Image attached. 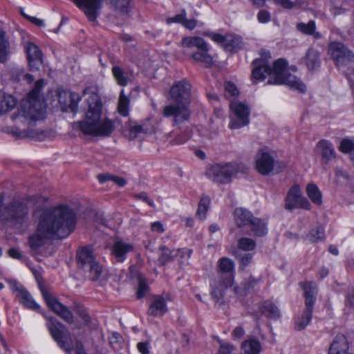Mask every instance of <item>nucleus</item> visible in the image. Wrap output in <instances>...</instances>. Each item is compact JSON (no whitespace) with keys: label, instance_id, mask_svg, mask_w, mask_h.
I'll return each mask as SVG.
<instances>
[{"label":"nucleus","instance_id":"obj_48","mask_svg":"<svg viewBox=\"0 0 354 354\" xmlns=\"http://www.w3.org/2000/svg\"><path fill=\"white\" fill-rule=\"evenodd\" d=\"M340 151L344 153H348L354 150V142L350 139H343L339 147Z\"/></svg>","mask_w":354,"mask_h":354},{"label":"nucleus","instance_id":"obj_42","mask_svg":"<svg viewBox=\"0 0 354 354\" xmlns=\"http://www.w3.org/2000/svg\"><path fill=\"white\" fill-rule=\"evenodd\" d=\"M203 35L210 37L214 41L218 44H223L225 50H231L232 48L230 44L227 41V37L214 32H205L203 33Z\"/></svg>","mask_w":354,"mask_h":354},{"label":"nucleus","instance_id":"obj_2","mask_svg":"<svg viewBox=\"0 0 354 354\" xmlns=\"http://www.w3.org/2000/svg\"><path fill=\"white\" fill-rule=\"evenodd\" d=\"M44 86L43 79L37 80L33 88L28 95V100L24 101L18 114L12 116L16 124H24V128L19 126L12 127L10 133L19 138H34L37 135V131L32 127L35 121L44 118L45 106L41 96V91Z\"/></svg>","mask_w":354,"mask_h":354},{"label":"nucleus","instance_id":"obj_57","mask_svg":"<svg viewBox=\"0 0 354 354\" xmlns=\"http://www.w3.org/2000/svg\"><path fill=\"white\" fill-rule=\"evenodd\" d=\"M77 314L85 326H88L90 324L91 317L84 309H79Z\"/></svg>","mask_w":354,"mask_h":354},{"label":"nucleus","instance_id":"obj_18","mask_svg":"<svg viewBox=\"0 0 354 354\" xmlns=\"http://www.w3.org/2000/svg\"><path fill=\"white\" fill-rule=\"evenodd\" d=\"M12 289L16 293V297L19 301L26 307L35 310L40 309V306L34 301L28 291L23 286L15 281L12 283Z\"/></svg>","mask_w":354,"mask_h":354},{"label":"nucleus","instance_id":"obj_21","mask_svg":"<svg viewBox=\"0 0 354 354\" xmlns=\"http://www.w3.org/2000/svg\"><path fill=\"white\" fill-rule=\"evenodd\" d=\"M347 338L343 334H338L330 344L328 354H351L348 352Z\"/></svg>","mask_w":354,"mask_h":354},{"label":"nucleus","instance_id":"obj_64","mask_svg":"<svg viewBox=\"0 0 354 354\" xmlns=\"http://www.w3.org/2000/svg\"><path fill=\"white\" fill-rule=\"evenodd\" d=\"M244 334L245 331L243 328L241 326H237L234 329L232 335L234 338L240 339L244 335Z\"/></svg>","mask_w":354,"mask_h":354},{"label":"nucleus","instance_id":"obj_34","mask_svg":"<svg viewBox=\"0 0 354 354\" xmlns=\"http://www.w3.org/2000/svg\"><path fill=\"white\" fill-rule=\"evenodd\" d=\"M241 348L245 354H259L261 347L259 341L252 338L243 342Z\"/></svg>","mask_w":354,"mask_h":354},{"label":"nucleus","instance_id":"obj_29","mask_svg":"<svg viewBox=\"0 0 354 354\" xmlns=\"http://www.w3.org/2000/svg\"><path fill=\"white\" fill-rule=\"evenodd\" d=\"M260 309L263 315L270 319H278L281 315L278 307L269 300L263 301Z\"/></svg>","mask_w":354,"mask_h":354},{"label":"nucleus","instance_id":"obj_37","mask_svg":"<svg viewBox=\"0 0 354 354\" xmlns=\"http://www.w3.org/2000/svg\"><path fill=\"white\" fill-rule=\"evenodd\" d=\"M308 196L311 201L316 205H321L322 203V196L318 187L315 184H309L306 187Z\"/></svg>","mask_w":354,"mask_h":354},{"label":"nucleus","instance_id":"obj_15","mask_svg":"<svg viewBox=\"0 0 354 354\" xmlns=\"http://www.w3.org/2000/svg\"><path fill=\"white\" fill-rule=\"evenodd\" d=\"M134 251V245L132 243L126 242L122 239H116L111 247V254L115 261L118 263L124 262L128 254Z\"/></svg>","mask_w":354,"mask_h":354},{"label":"nucleus","instance_id":"obj_35","mask_svg":"<svg viewBox=\"0 0 354 354\" xmlns=\"http://www.w3.org/2000/svg\"><path fill=\"white\" fill-rule=\"evenodd\" d=\"M129 105H130V100L124 94V91L122 89L120 91L118 104V111L122 116L127 117L129 115Z\"/></svg>","mask_w":354,"mask_h":354},{"label":"nucleus","instance_id":"obj_1","mask_svg":"<svg viewBox=\"0 0 354 354\" xmlns=\"http://www.w3.org/2000/svg\"><path fill=\"white\" fill-rule=\"evenodd\" d=\"M76 221L75 213L67 205L44 210L40 216L36 233L29 236L30 248H39L46 239L66 238L74 231Z\"/></svg>","mask_w":354,"mask_h":354},{"label":"nucleus","instance_id":"obj_19","mask_svg":"<svg viewBox=\"0 0 354 354\" xmlns=\"http://www.w3.org/2000/svg\"><path fill=\"white\" fill-rule=\"evenodd\" d=\"M58 100L64 111H71L76 112L77 104L80 100V95L76 93L60 92L58 94Z\"/></svg>","mask_w":354,"mask_h":354},{"label":"nucleus","instance_id":"obj_61","mask_svg":"<svg viewBox=\"0 0 354 354\" xmlns=\"http://www.w3.org/2000/svg\"><path fill=\"white\" fill-rule=\"evenodd\" d=\"M227 41L230 44L232 49L230 50H234L239 47V45L241 42L240 37H233L230 39L227 38Z\"/></svg>","mask_w":354,"mask_h":354},{"label":"nucleus","instance_id":"obj_8","mask_svg":"<svg viewBox=\"0 0 354 354\" xmlns=\"http://www.w3.org/2000/svg\"><path fill=\"white\" fill-rule=\"evenodd\" d=\"M241 166L238 163L227 162L225 164H214L209 167L206 176L214 183L218 184H227L239 172Z\"/></svg>","mask_w":354,"mask_h":354},{"label":"nucleus","instance_id":"obj_23","mask_svg":"<svg viewBox=\"0 0 354 354\" xmlns=\"http://www.w3.org/2000/svg\"><path fill=\"white\" fill-rule=\"evenodd\" d=\"M234 216L235 223L238 227H248L254 218L252 212L241 207L234 210Z\"/></svg>","mask_w":354,"mask_h":354},{"label":"nucleus","instance_id":"obj_9","mask_svg":"<svg viewBox=\"0 0 354 354\" xmlns=\"http://www.w3.org/2000/svg\"><path fill=\"white\" fill-rule=\"evenodd\" d=\"M78 267L88 272L92 281H97L102 272V266L96 261L93 251L88 246L83 247L77 252Z\"/></svg>","mask_w":354,"mask_h":354},{"label":"nucleus","instance_id":"obj_58","mask_svg":"<svg viewBox=\"0 0 354 354\" xmlns=\"http://www.w3.org/2000/svg\"><path fill=\"white\" fill-rule=\"evenodd\" d=\"M137 348L142 354L149 353V343L147 342H139L137 344Z\"/></svg>","mask_w":354,"mask_h":354},{"label":"nucleus","instance_id":"obj_26","mask_svg":"<svg viewBox=\"0 0 354 354\" xmlns=\"http://www.w3.org/2000/svg\"><path fill=\"white\" fill-rule=\"evenodd\" d=\"M302 287L304 290L305 306L314 307L317 293L316 284L313 281L305 282L302 283Z\"/></svg>","mask_w":354,"mask_h":354},{"label":"nucleus","instance_id":"obj_13","mask_svg":"<svg viewBox=\"0 0 354 354\" xmlns=\"http://www.w3.org/2000/svg\"><path fill=\"white\" fill-rule=\"evenodd\" d=\"M328 54L337 66H345L354 60V53L341 42L330 43Z\"/></svg>","mask_w":354,"mask_h":354},{"label":"nucleus","instance_id":"obj_6","mask_svg":"<svg viewBox=\"0 0 354 354\" xmlns=\"http://www.w3.org/2000/svg\"><path fill=\"white\" fill-rule=\"evenodd\" d=\"M218 275L210 284L211 295L216 304L224 305L225 290L230 287L234 281V263L227 257H221L218 261Z\"/></svg>","mask_w":354,"mask_h":354},{"label":"nucleus","instance_id":"obj_54","mask_svg":"<svg viewBox=\"0 0 354 354\" xmlns=\"http://www.w3.org/2000/svg\"><path fill=\"white\" fill-rule=\"evenodd\" d=\"M257 19L260 23L265 24L270 21V15L267 10H261L258 12Z\"/></svg>","mask_w":354,"mask_h":354},{"label":"nucleus","instance_id":"obj_41","mask_svg":"<svg viewBox=\"0 0 354 354\" xmlns=\"http://www.w3.org/2000/svg\"><path fill=\"white\" fill-rule=\"evenodd\" d=\"M210 203L209 198L207 196H203L199 202L198 207L196 211V216L199 219L203 221L205 218V215L208 211L209 205Z\"/></svg>","mask_w":354,"mask_h":354},{"label":"nucleus","instance_id":"obj_53","mask_svg":"<svg viewBox=\"0 0 354 354\" xmlns=\"http://www.w3.org/2000/svg\"><path fill=\"white\" fill-rule=\"evenodd\" d=\"M122 340V336L118 333H113L109 337V342L113 348L119 346Z\"/></svg>","mask_w":354,"mask_h":354},{"label":"nucleus","instance_id":"obj_11","mask_svg":"<svg viewBox=\"0 0 354 354\" xmlns=\"http://www.w3.org/2000/svg\"><path fill=\"white\" fill-rule=\"evenodd\" d=\"M230 109L232 112L230 117V129H239L249 124L250 109L248 105L234 100L230 104Z\"/></svg>","mask_w":354,"mask_h":354},{"label":"nucleus","instance_id":"obj_46","mask_svg":"<svg viewBox=\"0 0 354 354\" xmlns=\"http://www.w3.org/2000/svg\"><path fill=\"white\" fill-rule=\"evenodd\" d=\"M239 261L243 267L247 266L252 262L253 255L251 253L241 254L239 251L235 250L233 253Z\"/></svg>","mask_w":354,"mask_h":354},{"label":"nucleus","instance_id":"obj_5","mask_svg":"<svg viewBox=\"0 0 354 354\" xmlns=\"http://www.w3.org/2000/svg\"><path fill=\"white\" fill-rule=\"evenodd\" d=\"M170 98L174 102L164 108L163 115L173 117V124L178 125L189 120L191 115V84L186 80L175 82L170 89Z\"/></svg>","mask_w":354,"mask_h":354},{"label":"nucleus","instance_id":"obj_40","mask_svg":"<svg viewBox=\"0 0 354 354\" xmlns=\"http://www.w3.org/2000/svg\"><path fill=\"white\" fill-rule=\"evenodd\" d=\"M307 239L312 243H315L324 240V229L320 226L312 229L308 234Z\"/></svg>","mask_w":354,"mask_h":354},{"label":"nucleus","instance_id":"obj_10","mask_svg":"<svg viewBox=\"0 0 354 354\" xmlns=\"http://www.w3.org/2000/svg\"><path fill=\"white\" fill-rule=\"evenodd\" d=\"M46 326L58 346L66 352L70 353L71 351V346L67 342L69 335L66 327L53 317L48 318Z\"/></svg>","mask_w":354,"mask_h":354},{"label":"nucleus","instance_id":"obj_50","mask_svg":"<svg viewBox=\"0 0 354 354\" xmlns=\"http://www.w3.org/2000/svg\"><path fill=\"white\" fill-rule=\"evenodd\" d=\"M133 197L137 200H141V201L147 203L151 207H154L153 201L148 197L146 192L134 194L133 195Z\"/></svg>","mask_w":354,"mask_h":354},{"label":"nucleus","instance_id":"obj_39","mask_svg":"<svg viewBox=\"0 0 354 354\" xmlns=\"http://www.w3.org/2000/svg\"><path fill=\"white\" fill-rule=\"evenodd\" d=\"M237 246L239 250L243 251H253L256 248L257 243L251 238L241 237L237 241Z\"/></svg>","mask_w":354,"mask_h":354},{"label":"nucleus","instance_id":"obj_59","mask_svg":"<svg viewBox=\"0 0 354 354\" xmlns=\"http://www.w3.org/2000/svg\"><path fill=\"white\" fill-rule=\"evenodd\" d=\"M143 128L141 125H136L130 128L129 136L131 138H135L139 133L142 132Z\"/></svg>","mask_w":354,"mask_h":354},{"label":"nucleus","instance_id":"obj_62","mask_svg":"<svg viewBox=\"0 0 354 354\" xmlns=\"http://www.w3.org/2000/svg\"><path fill=\"white\" fill-rule=\"evenodd\" d=\"M8 254L12 258L16 259H22V258H23V255L21 253V252L18 249L14 248H10L8 250Z\"/></svg>","mask_w":354,"mask_h":354},{"label":"nucleus","instance_id":"obj_22","mask_svg":"<svg viewBox=\"0 0 354 354\" xmlns=\"http://www.w3.org/2000/svg\"><path fill=\"white\" fill-rule=\"evenodd\" d=\"M317 148L320 150L322 155V162L323 165L328 164L330 160L335 158V151L333 144L328 140H321L317 144Z\"/></svg>","mask_w":354,"mask_h":354},{"label":"nucleus","instance_id":"obj_36","mask_svg":"<svg viewBox=\"0 0 354 354\" xmlns=\"http://www.w3.org/2000/svg\"><path fill=\"white\" fill-rule=\"evenodd\" d=\"M207 42L199 37H187L182 39L181 44L185 48L196 47L198 49L205 47Z\"/></svg>","mask_w":354,"mask_h":354},{"label":"nucleus","instance_id":"obj_17","mask_svg":"<svg viewBox=\"0 0 354 354\" xmlns=\"http://www.w3.org/2000/svg\"><path fill=\"white\" fill-rule=\"evenodd\" d=\"M29 66L31 71H37L43 63L42 52L34 43L28 41L25 44Z\"/></svg>","mask_w":354,"mask_h":354},{"label":"nucleus","instance_id":"obj_55","mask_svg":"<svg viewBox=\"0 0 354 354\" xmlns=\"http://www.w3.org/2000/svg\"><path fill=\"white\" fill-rule=\"evenodd\" d=\"M185 17V11L183 10V13L176 15L174 17H170L167 19V24L179 23L183 24Z\"/></svg>","mask_w":354,"mask_h":354},{"label":"nucleus","instance_id":"obj_7","mask_svg":"<svg viewBox=\"0 0 354 354\" xmlns=\"http://www.w3.org/2000/svg\"><path fill=\"white\" fill-rule=\"evenodd\" d=\"M37 196L28 197L23 201L15 200L2 208L4 194H0V219L12 225H21L26 220L30 208L37 203Z\"/></svg>","mask_w":354,"mask_h":354},{"label":"nucleus","instance_id":"obj_47","mask_svg":"<svg viewBox=\"0 0 354 354\" xmlns=\"http://www.w3.org/2000/svg\"><path fill=\"white\" fill-rule=\"evenodd\" d=\"M149 290V287L146 281L142 279H139L138 287L136 292V297L141 299L144 297Z\"/></svg>","mask_w":354,"mask_h":354},{"label":"nucleus","instance_id":"obj_60","mask_svg":"<svg viewBox=\"0 0 354 354\" xmlns=\"http://www.w3.org/2000/svg\"><path fill=\"white\" fill-rule=\"evenodd\" d=\"M20 11H21V15L24 17L28 19L32 23H33L36 26H40V27L44 26V22L42 19H37V18L33 17H29V16L26 15V14L24 13L22 8H20Z\"/></svg>","mask_w":354,"mask_h":354},{"label":"nucleus","instance_id":"obj_14","mask_svg":"<svg viewBox=\"0 0 354 354\" xmlns=\"http://www.w3.org/2000/svg\"><path fill=\"white\" fill-rule=\"evenodd\" d=\"M285 208L292 210L297 208L310 209L311 205L308 199L301 195L299 185H293L288 191L285 199Z\"/></svg>","mask_w":354,"mask_h":354},{"label":"nucleus","instance_id":"obj_44","mask_svg":"<svg viewBox=\"0 0 354 354\" xmlns=\"http://www.w3.org/2000/svg\"><path fill=\"white\" fill-rule=\"evenodd\" d=\"M299 31L306 35H313L315 32V23L314 21H310L308 24L299 23L297 25Z\"/></svg>","mask_w":354,"mask_h":354},{"label":"nucleus","instance_id":"obj_30","mask_svg":"<svg viewBox=\"0 0 354 354\" xmlns=\"http://www.w3.org/2000/svg\"><path fill=\"white\" fill-rule=\"evenodd\" d=\"M256 236H263L268 233L267 223L262 219L254 217L248 226Z\"/></svg>","mask_w":354,"mask_h":354},{"label":"nucleus","instance_id":"obj_49","mask_svg":"<svg viewBox=\"0 0 354 354\" xmlns=\"http://www.w3.org/2000/svg\"><path fill=\"white\" fill-rule=\"evenodd\" d=\"M234 348L235 347L232 344L221 341L218 354H232V351Z\"/></svg>","mask_w":354,"mask_h":354},{"label":"nucleus","instance_id":"obj_31","mask_svg":"<svg viewBox=\"0 0 354 354\" xmlns=\"http://www.w3.org/2000/svg\"><path fill=\"white\" fill-rule=\"evenodd\" d=\"M313 308L306 306L304 312L295 321V327L296 330H304L309 324L312 319Z\"/></svg>","mask_w":354,"mask_h":354},{"label":"nucleus","instance_id":"obj_45","mask_svg":"<svg viewBox=\"0 0 354 354\" xmlns=\"http://www.w3.org/2000/svg\"><path fill=\"white\" fill-rule=\"evenodd\" d=\"M224 88L226 97H236L239 95V91L236 86L231 82H225Z\"/></svg>","mask_w":354,"mask_h":354},{"label":"nucleus","instance_id":"obj_33","mask_svg":"<svg viewBox=\"0 0 354 354\" xmlns=\"http://www.w3.org/2000/svg\"><path fill=\"white\" fill-rule=\"evenodd\" d=\"M16 104L17 101L12 95L0 92V114L12 110Z\"/></svg>","mask_w":354,"mask_h":354},{"label":"nucleus","instance_id":"obj_24","mask_svg":"<svg viewBox=\"0 0 354 354\" xmlns=\"http://www.w3.org/2000/svg\"><path fill=\"white\" fill-rule=\"evenodd\" d=\"M167 311V304L165 299L160 296H156L151 303L147 313L150 316H162Z\"/></svg>","mask_w":354,"mask_h":354},{"label":"nucleus","instance_id":"obj_51","mask_svg":"<svg viewBox=\"0 0 354 354\" xmlns=\"http://www.w3.org/2000/svg\"><path fill=\"white\" fill-rule=\"evenodd\" d=\"M348 10L347 4H342L340 6L337 5H331L330 6V10L331 13L334 15H340L343 13L345 10Z\"/></svg>","mask_w":354,"mask_h":354},{"label":"nucleus","instance_id":"obj_20","mask_svg":"<svg viewBox=\"0 0 354 354\" xmlns=\"http://www.w3.org/2000/svg\"><path fill=\"white\" fill-rule=\"evenodd\" d=\"M77 7L82 10L88 19L95 21L102 8V1H74Z\"/></svg>","mask_w":354,"mask_h":354},{"label":"nucleus","instance_id":"obj_27","mask_svg":"<svg viewBox=\"0 0 354 354\" xmlns=\"http://www.w3.org/2000/svg\"><path fill=\"white\" fill-rule=\"evenodd\" d=\"M159 250L161 251V254L158 257V261L162 266L174 261L178 257V253L180 252L176 250H171L164 245H161Z\"/></svg>","mask_w":354,"mask_h":354},{"label":"nucleus","instance_id":"obj_52","mask_svg":"<svg viewBox=\"0 0 354 354\" xmlns=\"http://www.w3.org/2000/svg\"><path fill=\"white\" fill-rule=\"evenodd\" d=\"M190 138L189 132H184L178 134L174 140V143L176 145H181L185 143Z\"/></svg>","mask_w":354,"mask_h":354},{"label":"nucleus","instance_id":"obj_28","mask_svg":"<svg viewBox=\"0 0 354 354\" xmlns=\"http://www.w3.org/2000/svg\"><path fill=\"white\" fill-rule=\"evenodd\" d=\"M10 42L6 32L0 28V63H5L10 54Z\"/></svg>","mask_w":354,"mask_h":354},{"label":"nucleus","instance_id":"obj_63","mask_svg":"<svg viewBox=\"0 0 354 354\" xmlns=\"http://www.w3.org/2000/svg\"><path fill=\"white\" fill-rule=\"evenodd\" d=\"M151 229L153 232H157L158 233H162L165 231L163 225L158 221L153 222L151 223Z\"/></svg>","mask_w":354,"mask_h":354},{"label":"nucleus","instance_id":"obj_32","mask_svg":"<svg viewBox=\"0 0 354 354\" xmlns=\"http://www.w3.org/2000/svg\"><path fill=\"white\" fill-rule=\"evenodd\" d=\"M208 51L209 47L206 43L205 47L199 48L197 52L192 54V57L194 60L204 63L206 67H209L212 64L213 59Z\"/></svg>","mask_w":354,"mask_h":354},{"label":"nucleus","instance_id":"obj_43","mask_svg":"<svg viewBox=\"0 0 354 354\" xmlns=\"http://www.w3.org/2000/svg\"><path fill=\"white\" fill-rule=\"evenodd\" d=\"M109 6L122 15L127 14L130 9L129 1H109Z\"/></svg>","mask_w":354,"mask_h":354},{"label":"nucleus","instance_id":"obj_3","mask_svg":"<svg viewBox=\"0 0 354 354\" xmlns=\"http://www.w3.org/2000/svg\"><path fill=\"white\" fill-rule=\"evenodd\" d=\"M271 58L270 53L265 57L255 59L252 62L253 69L252 77L257 80H263L267 76L273 75L268 81V84H287L291 88L304 93L306 90V85L300 79L288 73L286 70L287 62L284 59L276 60L273 66L270 64L269 59Z\"/></svg>","mask_w":354,"mask_h":354},{"label":"nucleus","instance_id":"obj_16","mask_svg":"<svg viewBox=\"0 0 354 354\" xmlns=\"http://www.w3.org/2000/svg\"><path fill=\"white\" fill-rule=\"evenodd\" d=\"M274 159L268 151L261 150L257 154L256 169L261 174H270L274 166Z\"/></svg>","mask_w":354,"mask_h":354},{"label":"nucleus","instance_id":"obj_56","mask_svg":"<svg viewBox=\"0 0 354 354\" xmlns=\"http://www.w3.org/2000/svg\"><path fill=\"white\" fill-rule=\"evenodd\" d=\"M176 251H180V252L178 253V257H179L181 261H183L185 259H188L192 253V250L186 248L178 249L176 250Z\"/></svg>","mask_w":354,"mask_h":354},{"label":"nucleus","instance_id":"obj_25","mask_svg":"<svg viewBox=\"0 0 354 354\" xmlns=\"http://www.w3.org/2000/svg\"><path fill=\"white\" fill-rule=\"evenodd\" d=\"M304 62L309 71H315L320 66V55L318 50L310 48L306 53Z\"/></svg>","mask_w":354,"mask_h":354},{"label":"nucleus","instance_id":"obj_38","mask_svg":"<svg viewBox=\"0 0 354 354\" xmlns=\"http://www.w3.org/2000/svg\"><path fill=\"white\" fill-rule=\"evenodd\" d=\"M111 71L118 84L121 86H125L128 84V74L122 68L114 66Z\"/></svg>","mask_w":354,"mask_h":354},{"label":"nucleus","instance_id":"obj_12","mask_svg":"<svg viewBox=\"0 0 354 354\" xmlns=\"http://www.w3.org/2000/svg\"><path fill=\"white\" fill-rule=\"evenodd\" d=\"M40 290L47 306L52 310V311L68 324H73L74 322V317L68 308L60 303L58 299L52 296L51 294L49 293L44 287H41Z\"/></svg>","mask_w":354,"mask_h":354},{"label":"nucleus","instance_id":"obj_4","mask_svg":"<svg viewBox=\"0 0 354 354\" xmlns=\"http://www.w3.org/2000/svg\"><path fill=\"white\" fill-rule=\"evenodd\" d=\"M88 111L85 120L75 123L84 135L108 137L114 130L113 122L102 117V102L100 97L92 93L87 99Z\"/></svg>","mask_w":354,"mask_h":354}]
</instances>
